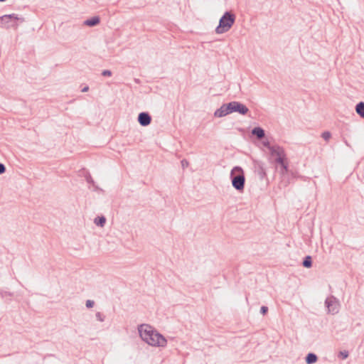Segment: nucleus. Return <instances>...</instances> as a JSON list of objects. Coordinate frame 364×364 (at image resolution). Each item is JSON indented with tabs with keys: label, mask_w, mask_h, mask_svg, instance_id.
Wrapping results in <instances>:
<instances>
[{
	"label": "nucleus",
	"mask_w": 364,
	"mask_h": 364,
	"mask_svg": "<svg viewBox=\"0 0 364 364\" xmlns=\"http://www.w3.org/2000/svg\"><path fill=\"white\" fill-rule=\"evenodd\" d=\"M331 133L329 132H324L322 134V137L326 140L328 141L331 138Z\"/></svg>",
	"instance_id": "nucleus-17"
},
{
	"label": "nucleus",
	"mask_w": 364,
	"mask_h": 364,
	"mask_svg": "<svg viewBox=\"0 0 364 364\" xmlns=\"http://www.w3.org/2000/svg\"><path fill=\"white\" fill-rule=\"evenodd\" d=\"M189 163L187 160L183 159L181 161V166L184 168L188 166Z\"/></svg>",
	"instance_id": "nucleus-21"
},
{
	"label": "nucleus",
	"mask_w": 364,
	"mask_h": 364,
	"mask_svg": "<svg viewBox=\"0 0 364 364\" xmlns=\"http://www.w3.org/2000/svg\"><path fill=\"white\" fill-rule=\"evenodd\" d=\"M5 0H0V1H4Z\"/></svg>",
	"instance_id": "nucleus-26"
},
{
	"label": "nucleus",
	"mask_w": 364,
	"mask_h": 364,
	"mask_svg": "<svg viewBox=\"0 0 364 364\" xmlns=\"http://www.w3.org/2000/svg\"><path fill=\"white\" fill-rule=\"evenodd\" d=\"M95 317H96L97 320L100 322H103L105 320V316L100 312L96 313Z\"/></svg>",
	"instance_id": "nucleus-15"
},
{
	"label": "nucleus",
	"mask_w": 364,
	"mask_h": 364,
	"mask_svg": "<svg viewBox=\"0 0 364 364\" xmlns=\"http://www.w3.org/2000/svg\"><path fill=\"white\" fill-rule=\"evenodd\" d=\"M355 111L358 115L364 118V102H360L357 104L355 107Z\"/></svg>",
	"instance_id": "nucleus-10"
},
{
	"label": "nucleus",
	"mask_w": 364,
	"mask_h": 364,
	"mask_svg": "<svg viewBox=\"0 0 364 364\" xmlns=\"http://www.w3.org/2000/svg\"><path fill=\"white\" fill-rule=\"evenodd\" d=\"M94 304L95 303H94L93 301H92V300H87L85 305H86V307H87V308H92L94 306Z\"/></svg>",
	"instance_id": "nucleus-19"
},
{
	"label": "nucleus",
	"mask_w": 364,
	"mask_h": 364,
	"mask_svg": "<svg viewBox=\"0 0 364 364\" xmlns=\"http://www.w3.org/2000/svg\"><path fill=\"white\" fill-rule=\"evenodd\" d=\"M230 114V109L229 107V103L223 105L219 109H218L214 115L216 117H223L228 114Z\"/></svg>",
	"instance_id": "nucleus-7"
},
{
	"label": "nucleus",
	"mask_w": 364,
	"mask_h": 364,
	"mask_svg": "<svg viewBox=\"0 0 364 364\" xmlns=\"http://www.w3.org/2000/svg\"><path fill=\"white\" fill-rule=\"evenodd\" d=\"M270 154L275 159V161L280 165V174L283 176L288 172L289 162L284 149L277 145L269 146Z\"/></svg>",
	"instance_id": "nucleus-2"
},
{
	"label": "nucleus",
	"mask_w": 364,
	"mask_h": 364,
	"mask_svg": "<svg viewBox=\"0 0 364 364\" xmlns=\"http://www.w3.org/2000/svg\"><path fill=\"white\" fill-rule=\"evenodd\" d=\"M6 171V168L3 164L0 163V174L4 173Z\"/></svg>",
	"instance_id": "nucleus-22"
},
{
	"label": "nucleus",
	"mask_w": 364,
	"mask_h": 364,
	"mask_svg": "<svg viewBox=\"0 0 364 364\" xmlns=\"http://www.w3.org/2000/svg\"><path fill=\"white\" fill-rule=\"evenodd\" d=\"M325 304L328 313L337 314L339 311V302L334 296H329L326 299Z\"/></svg>",
	"instance_id": "nucleus-5"
},
{
	"label": "nucleus",
	"mask_w": 364,
	"mask_h": 364,
	"mask_svg": "<svg viewBox=\"0 0 364 364\" xmlns=\"http://www.w3.org/2000/svg\"><path fill=\"white\" fill-rule=\"evenodd\" d=\"M235 21V16L230 12H225L219 21V25L215 28L217 34H222L228 32L233 26Z\"/></svg>",
	"instance_id": "nucleus-4"
},
{
	"label": "nucleus",
	"mask_w": 364,
	"mask_h": 364,
	"mask_svg": "<svg viewBox=\"0 0 364 364\" xmlns=\"http://www.w3.org/2000/svg\"><path fill=\"white\" fill-rule=\"evenodd\" d=\"M312 262H311V257L310 256L306 257L305 259L303 262V265L305 267L309 268L311 267Z\"/></svg>",
	"instance_id": "nucleus-14"
},
{
	"label": "nucleus",
	"mask_w": 364,
	"mask_h": 364,
	"mask_svg": "<svg viewBox=\"0 0 364 364\" xmlns=\"http://www.w3.org/2000/svg\"><path fill=\"white\" fill-rule=\"evenodd\" d=\"M89 90V87L87 86L85 87L82 90V92H87V90Z\"/></svg>",
	"instance_id": "nucleus-24"
},
{
	"label": "nucleus",
	"mask_w": 364,
	"mask_h": 364,
	"mask_svg": "<svg viewBox=\"0 0 364 364\" xmlns=\"http://www.w3.org/2000/svg\"><path fill=\"white\" fill-rule=\"evenodd\" d=\"M339 355L343 359H346L348 357V352L346 350L341 351Z\"/></svg>",
	"instance_id": "nucleus-18"
},
{
	"label": "nucleus",
	"mask_w": 364,
	"mask_h": 364,
	"mask_svg": "<svg viewBox=\"0 0 364 364\" xmlns=\"http://www.w3.org/2000/svg\"><path fill=\"white\" fill-rule=\"evenodd\" d=\"M100 23V18L98 16H94L91 18L87 19L84 21V25L87 26H95Z\"/></svg>",
	"instance_id": "nucleus-9"
},
{
	"label": "nucleus",
	"mask_w": 364,
	"mask_h": 364,
	"mask_svg": "<svg viewBox=\"0 0 364 364\" xmlns=\"http://www.w3.org/2000/svg\"><path fill=\"white\" fill-rule=\"evenodd\" d=\"M264 145L269 149V146H272L269 142H264Z\"/></svg>",
	"instance_id": "nucleus-25"
},
{
	"label": "nucleus",
	"mask_w": 364,
	"mask_h": 364,
	"mask_svg": "<svg viewBox=\"0 0 364 364\" xmlns=\"http://www.w3.org/2000/svg\"><path fill=\"white\" fill-rule=\"evenodd\" d=\"M317 361V356L314 353H309L306 357V363L307 364H313Z\"/></svg>",
	"instance_id": "nucleus-13"
},
{
	"label": "nucleus",
	"mask_w": 364,
	"mask_h": 364,
	"mask_svg": "<svg viewBox=\"0 0 364 364\" xmlns=\"http://www.w3.org/2000/svg\"><path fill=\"white\" fill-rule=\"evenodd\" d=\"M232 185L239 192H242L245 188V174L243 169L240 166H235L230 171Z\"/></svg>",
	"instance_id": "nucleus-3"
},
{
	"label": "nucleus",
	"mask_w": 364,
	"mask_h": 364,
	"mask_svg": "<svg viewBox=\"0 0 364 364\" xmlns=\"http://www.w3.org/2000/svg\"><path fill=\"white\" fill-rule=\"evenodd\" d=\"M138 332L141 339L151 347L164 348L167 346V339L149 324L139 325Z\"/></svg>",
	"instance_id": "nucleus-1"
},
{
	"label": "nucleus",
	"mask_w": 364,
	"mask_h": 364,
	"mask_svg": "<svg viewBox=\"0 0 364 364\" xmlns=\"http://www.w3.org/2000/svg\"><path fill=\"white\" fill-rule=\"evenodd\" d=\"M102 75L104 76H111L112 72L109 70H105L102 72Z\"/></svg>",
	"instance_id": "nucleus-20"
},
{
	"label": "nucleus",
	"mask_w": 364,
	"mask_h": 364,
	"mask_svg": "<svg viewBox=\"0 0 364 364\" xmlns=\"http://www.w3.org/2000/svg\"><path fill=\"white\" fill-rule=\"evenodd\" d=\"M252 134L256 135L259 139H262L264 136V132L260 127H255L252 129Z\"/></svg>",
	"instance_id": "nucleus-11"
},
{
	"label": "nucleus",
	"mask_w": 364,
	"mask_h": 364,
	"mask_svg": "<svg viewBox=\"0 0 364 364\" xmlns=\"http://www.w3.org/2000/svg\"><path fill=\"white\" fill-rule=\"evenodd\" d=\"M106 223V218L104 216L95 218L94 223L99 227L103 228Z\"/></svg>",
	"instance_id": "nucleus-12"
},
{
	"label": "nucleus",
	"mask_w": 364,
	"mask_h": 364,
	"mask_svg": "<svg viewBox=\"0 0 364 364\" xmlns=\"http://www.w3.org/2000/svg\"><path fill=\"white\" fill-rule=\"evenodd\" d=\"M3 18H13V19H15V20H18L19 18L17 16V15L13 14H10V15H5L2 17Z\"/></svg>",
	"instance_id": "nucleus-16"
},
{
	"label": "nucleus",
	"mask_w": 364,
	"mask_h": 364,
	"mask_svg": "<svg viewBox=\"0 0 364 364\" xmlns=\"http://www.w3.org/2000/svg\"><path fill=\"white\" fill-rule=\"evenodd\" d=\"M267 311H268V309L267 306H263L261 307V313L262 314H265L267 312Z\"/></svg>",
	"instance_id": "nucleus-23"
},
{
	"label": "nucleus",
	"mask_w": 364,
	"mask_h": 364,
	"mask_svg": "<svg viewBox=\"0 0 364 364\" xmlns=\"http://www.w3.org/2000/svg\"><path fill=\"white\" fill-rule=\"evenodd\" d=\"M229 107L230 113L238 112L241 114H246L249 111L248 108L245 105L236 101L230 102Z\"/></svg>",
	"instance_id": "nucleus-6"
},
{
	"label": "nucleus",
	"mask_w": 364,
	"mask_h": 364,
	"mask_svg": "<svg viewBox=\"0 0 364 364\" xmlns=\"http://www.w3.org/2000/svg\"><path fill=\"white\" fill-rule=\"evenodd\" d=\"M151 121V118L150 115L146 112H141L138 116V122L143 127H146L150 124Z\"/></svg>",
	"instance_id": "nucleus-8"
}]
</instances>
